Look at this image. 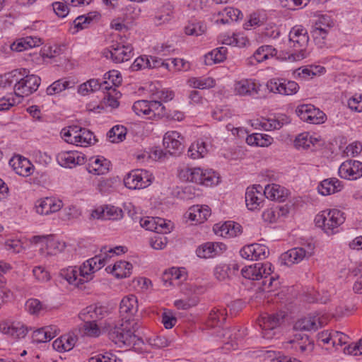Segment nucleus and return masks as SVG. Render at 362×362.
Masks as SVG:
<instances>
[{
    "label": "nucleus",
    "instance_id": "nucleus-1",
    "mask_svg": "<svg viewBox=\"0 0 362 362\" xmlns=\"http://www.w3.org/2000/svg\"><path fill=\"white\" fill-rule=\"evenodd\" d=\"M138 311L137 298L134 295H129L122 298L120 303L119 312L123 316L122 323L113 324L108 322L104 329L107 332L109 339L119 346L131 344L136 337L134 332L138 329V323L132 317Z\"/></svg>",
    "mask_w": 362,
    "mask_h": 362
},
{
    "label": "nucleus",
    "instance_id": "nucleus-2",
    "mask_svg": "<svg viewBox=\"0 0 362 362\" xmlns=\"http://www.w3.org/2000/svg\"><path fill=\"white\" fill-rule=\"evenodd\" d=\"M345 221L344 213L337 209L326 210L316 215L315 222L328 235L338 232V228Z\"/></svg>",
    "mask_w": 362,
    "mask_h": 362
},
{
    "label": "nucleus",
    "instance_id": "nucleus-3",
    "mask_svg": "<svg viewBox=\"0 0 362 362\" xmlns=\"http://www.w3.org/2000/svg\"><path fill=\"white\" fill-rule=\"evenodd\" d=\"M179 177L183 180L206 186L217 185L219 182V177L216 172L212 170L203 171L199 168H185L180 170Z\"/></svg>",
    "mask_w": 362,
    "mask_h": 362
},
{
    "label": "nucleus",
    "instance_id": "nucleus-4",
    "mask_svg": "<svg viewBox=\"0 0 362 362\" xmlns=\"http://www.w3.org/2000/svg\"><path fill=\"white\" fill-rule=\"evenodd\" d=\"M288 37L290 47L294 49L291 57L296 61L305 58L309 42L307 30L302 26H295L291 30Z\"/></svg>",
    "mask_w": 362,
    "mask_h": 362
},
{
    "label": "nucleus",
    "instance_id": "nucleus-5",
    "mask_svg": "<svg viewBox=\"0 0 362 362\" xmlns=\"http://www.w3.org/2000/svg\"><path fill=\"white\" fill-rule=\"evenodd\" d=\"M285 315L284 312L274 314H264L257 320V324L262 329V337L267 339L274 338L279 332Z\"/></svg>",
    "mask_w": 362,
    "mask_h": 362
},
{
    "label": "nucleus",
    "instance_id": "nucleus-6",
    "mask_svg": "<svg viewBox=\"0 0 362 362\" xmlns=\"http://www.w3.org/2000/svg\"><path fill=\"white\" fill-rule=\"evenodd\" d=\"M153 177L146 170L131 171L124 179V185L132 189H143L151 185Z\"/></svg>",
    "mask_w": 362,
    "mask_h": 362
},
{
    "label": "nucleus",
    "instance_id": "nucleus-7",
    "mask_svg": "<svg viewBox=\"0 0 362 362\" xmlns=\"http://www.w3.org/2000/svg\"><path fill=\"white\" fill-rule=\"evenodd\" d=\"M103 54L115 63H122L133 57V47L131 45H124L115 42L110 47L104 49Z\"/></svg>",
    "mask_w": 362,
    "mask_h": 362
},
{
    "label": "nucleus",
    "instance_id": "nucleus-8",
    "mask_svg": "<svg viewBox=\"0 0 362 362\" xmlns=\"http://www.w3.org/2000/svg\"><path fill=\"white\" fill-rule=\"evenodd\" d=\"M313 250L314 246L311 245H308L307 250L303 247H294L283 253L281 255V259L284 264L291 266L310 257L314 253Z\"/></svg>",
    "mask_w": 362,
    "mask_h": 362
},
{
    "label": "nucleus",
    "instance_id": "nucleus-9",
    "mask_svg": "<svg viewBox=\"0 0 362 362\" xmlns=\"http://www.w3.org/2000/svg\"><path fill=\"white\" fill-rule=\"evenodd\" d=\"M105 264V257L103 255H95L86 261L78 270L79 278L83 280V284L92 279V275L94 272L101 269Z\"/></svg>",
    "mask_w": 362,
    "mask_h": 362
},
{
    "label": "nucleus",
    "instance_id": "nucleus-10",
    "mask_svg": "<svg viewBox=\"0 0 362 362\" xmlns=\"http://www.w3.org/2000/svg\"><path fill=\"white\" fill-rule=\"evenodd\" d=\"M267 87L270 92L285 95H292L296 93L299 89L298 84L293 81H286L284 79L272 78L267 83Z\"/></svg>",
    "mask_w": 362,
    "mask_h": 362
},
{
    "label": "nucleus",
    "instance_id": "nucleus-11",
    "mask_svg": "<svg viewBox=\"0 0 362 362\" xmlns=\"http://www.w3.org/2000/svg\"><path fill=\"white\" fill-rule=\"evenodd\" d=\"M184 138L176 131L167 132L163 137V145L165 150L172 156L180 155L184 146L182 141Z\"/></svg>",
    "mask_w": 362,
    "mask_h": 362
},
{
    "label": "nucleus",
    "instance_id": "nucleus-12",
    "mask_svg": "<svg viewBox=\"0 0 362 362\" xmlns=\"http://www.w3.org/2000/svg\"><path fill=\"white\" fill-rule=\"evenodd\" d=\"M40 84V78L35 75H23L16 93V96H28L36 91Z\"/></svg>",
    "mask_w": 362,
    "mask_h": 362
},
{
    "label": "nucleus",
    "instance_id": "nucleus-13",
    "mask_svg": "<svg viewBox=\"0 0 362 362\" xmlns=\"http://www.w3.org/2000/svg\"><path fill=\"white\" fill-rule=\"evenodd\" d=\"M260 85L253 79L243 78L234 83V93L240 96H254L259 93Z\"/></svg>",
    "mask_w": 362,
    "mask_h": 362
},
{
    "label": "nucleus",
    "instance_id": "nucleus-14",
    "mask_svg": "<svg viewBox=\"0 0 362 362\" xmlns=\"http://www.w3.org/2000/svg\"><path fill=\"white\" fill-rule=\"evenodd\" d=\"M341 178L356 180L362 176V163L358 160H346L339 168Z\"/></svg>",
    "mask_w": 362,
    "mask_h": 362
},
{
    "label": "nucleus",
    "instance_id": "nucleus-15",
    "mask_svg": "<svg viewBox=\"0 0 362 362\" xmlns=\"http://www.w3.org/2000/svg\"><path fill=\"white\" fill-rule=\"evenodd\" d=\"M109 313L107 307L99 303L90 305L83 310L79 314V317L83 321L93 320L97 321L103 319Z\"/></svg>",
    "mask_w": 362,
    "mask_h": 362
},
{
    "label": "nucleus",
    "instance_id": "nucleus-16",
    "mask_svg": "<svg viewBox=\"0 0 362 362\" xmlns=\"http://www.w3.org/2000/svg\"><path fill=\"white\" fill-rule=\"evenodd\" d=\"M271 264L269 263H255L254 264L245 267L242 269L241 273L243 277L250 280H259L262 279L263 274H270Z\"/></svg>",
    "mask_w": 362,
    "mask_h": 362
},
{
    "label": "nucleus",
    "instance_id": "nucleus-17",
    "mask_svg": "<svg viewBox=\"0 0 362 362\" xmlns=\"http://www.w3.org/2000/svg\"><path fill=\"white\" fill-rule=\"evenodd\" d=\"M57 160L61 166L69 168L85 163L84 156L77 151L61 152L57 155Z\"/></svg>",
    "mask_w": 362,
    "mask_h": 362
},
{
    "label": "nucleus",
    "instance_id": "nucleus-18",
    "mask_svg": "<svg viewBox=\"0 0 362 362\" xmlns=\"http://www.w3.org/2000/svg\"><path fill=\"white\" fill-rule=\"evenodd\" d=\"M63 206L62 202L54 197H45L36 202V211L39 214L47 215L59 211Z\"/></svg>",
    "mask_w": 362,
    "mask_h": 362
},
{
    "label": "nucleus",
    "instance_id": "nucleus-19",
    "mask_svg": "<svg viewBox=\"0 0 362 362\" xmlns=\"http://www.w3.org/2000/svg\"><path fill=\"white\" fill-rule=\"evenodd\" d=\"M292 345V348L300 353L310 352L313 349V341L310 339L306 334L295 333L288 341Z\"/></svg>",
    "mask_w": 362,
    "mask_h": 362
},
{
    "label": "nucleus",
    "instance_id": "nucleus-20",
    "mask_svg": "<svg viewBox=\"0 0 362 362\" xmlns=\"http://www.w3.org/2000/svg\"><path fill=\"white\" fill-rule=\"evenodd\" d=\"M262 187L260 185L247 187L245 192V202L248 209L253 211L257 209L264 201V193H262Z\"/></svg>",
    "mask_w": 362,
    "mask_h": 362
},
{
    "label": "nucleus",
    "instance_id": "nucleus-21",
    "mask_svg": "<svg viewBox=\"0 0 362 362\" xmlns=\"http://www.w3.org/2000/svg\"><path fill=\"white\" fill-rule=\"evenodd\" d=\"M214 230L218 235L230 238L240 235L242 233V226L233 221H226L221 225H214Z\"/></svg>",
    "mask_w": 362,
    "mask_h": 362
},
{
    "label": "nucleus",
    "instance_id": "nucleus-22",
    "mask_svg": "<svg viewBox=\"0 0 362 362\" xmlns=\"http://www.w3.org/2000/svg\"><path fill=\"white\" fill-rule=\"evenodd\" d=\"M226 250V245L221 243L208 242L199 246L196 250V253L200 258H210L220 255Z\"/></svg>",
    "mask_w": 362,
    "mask_h": 362
},
{
    "label": "nucleus",
    "instance_id": "nucleus-23",
    "mask_svg": "<svg viewBox=\"0 0 362 362\" xmlns=\"http://www.w3.org/2000/svg\"><path fill=\"white\" fill-rule=\"evenodd\" d=\"M322 323L318 315H308L298 319L293 325L295 331H312L321 327Z\"/></svg>",
    "mask_w": 362,
    "mask_h": 362
},
{
    "label": "nucleus",
    "instance_id": "nucleus-24",
    "mask_svg": "<svg viewBox=\"0 0 362 362\" xmlns=\"http://www.w3.org/2000/svg\"><path fill=\"white\" fill-rule=\"evenodd\" d=\"M0 330L15 339L24 338L28 333V328L20 322L0 323Z\"/></svg>",
    "mask_w": 362,
    "mask_h": 362
},
{
    "label": "nucleus",
    "instance_id": "nucleus-25",
    "mask_svg": "<svg viewBox=\"0 0 362 362\" xmlns=\"http://www.w3.org/2000/svg\"><path fill=\"white\" fill-rule=\"evenodd\" d=\"M11 163L15 172L21 176L28 177L30 175L34 170V166L30 161L21 156L13 158Z\"/></svg>",
    "mask_w": 362,
    "mask_h": 362
},
{
    "label": "nucleus",
    "instance_id": "nucleus-26",
    "mask_svg": "<svg viewBox=\"0 0 362 362\" xmlns=\"http://www.w3.org/2000/svg\"><path fill=\"white\" fill-rule=\"evenodd\" d=\"M343 188L341 182L335 177L325 179L319 184L317 190L326 196L340 192Z\"/></svg>",
    "mask_w": 362,
    "mask_h": 362
},
{
    "label": "nucleus",
    "instance_id": "nucleus-27",
    "mask_svg": "<svg viewBox=\"0 0 362 362\" xmlns=\"http://www.w3.org/2000/svg\"><path fill=\"white\" fill-rule=\"evenodd\" d=\"M110 161L105 158H90L86 169L88 173L94 175H105L109 171Z\"/></svg>",
    "mask_w": 362,
    "mask_h": 362
},
{
    "label": "nucleus",
    "instance_id": "nucleus-28",
    "mask_svg": "<svg viewBox=\"0 0 362 362\" xmlns=\"http://www.w3.org/2000/svg\"><path fill=\"white\" fill-rule=\"evenodd\" d=\"M264 196L271 200L284 202L288 196V190L277 184L267 185L264 189Z\"/></svg>",
    "mask_w": 362,
    "mask_h": 362
},
{
    "label": "nucleus",
    "instance_id": "nucleus-29",
    "mask_svg": "<svg viewBox=\"0 0 362 362\" xmlns=\"http://www.w3.org/2000/svg\"><path fill=\"white\" fill-rule=\"evenodd\" d=\"M217 16H221V18L217 19L216 23L222 24L229 23L230 21H237L243 18V13L240 10L231 7L225 8L223 10L218 11Z\"/></svg>",
    "mask_w": 362,
    "mask_h": 362
},
{
    "label": "nucleus",
    "instance_id": "nucleus-30",
    "mask_svg": "<svg viewBox=\"0 0 362 362\" xmlns=\"http://www.w3.org/2000/svg\"><path fill=\"white\" fill-rule=\"evenodd\" d=\"M132 267V264L129 262L119 261L117 262L112 268L107 267L106 270L114 274L117 278H126L130 276Z\"/></svg>",
    "mask_w": 362,
    "mask_h": 362
},
{
    "label": "nucleus",
    "instance_id": "nucleus-31",
    "mask_svg": "<svg viewBox=\"0 0 362 362\" xmlns=\"http://www.w3.org/2000/svg\"><path fill=\"white\" fill-rule=\"evenodd\" d=\"M227 49L224 47L216 48L205 55L204 62L207 66L223 62L226 58Z\"/></svg>",
    "mask_w": 362,
    "mask_h": 362
},
{
    "label": "nucleus",
    "instance_id": "nucleus-32",
    "mask_svg": "<svg viewBox=\"0 0 362 362\" xmlns=\"http://www.w3.org/2000/svg\"><path fill=\"white\" fill-rule=\"evenodd\" d=\"M189 214V218L192 221L202 223L207 219L211 214L210 209L208 206H193Z\"/></svg>",
    "mask_w": 362,
    "mask_h": 362
},
{
    "label": "nucleus",
    "instance_id": "nucleus-33",
    "mask_svg": "<svg viewBox=\"0 0 362 362\" xmlns=\"http://www.w3.org/2000/svg\"><path fill=\"white\" fill-rule=\"evenodd\" d=\"M227 315L225 308H215L209 313L208 323L211 327H219L226 321Z\"/></svg>",
    "mask_w": 362,
    "mask_h": 362
},
{
    "label": "nucleus",
    "instance_id": "nucleus-34",
    "mask_svg": "<svg viewBox=\"0 0 362 362\" xmlns=\"http://www.w3.org/2000/svg\"><path fill=\"white\" fill-rule=\"evenodd\" d=\"M60 276L66 279L69 284L76 286L83 284L82 279L79 278L78 270L76 267H69L60 271Z\"/></svg>",
    "mask_w": 362,
    "mask_h": 362
},
{
    "label": "nucleus",
    "instance_id": "nucleus-35",
    "mask_svg": "<svg viewBox=\"0 0 362 362\" xmlns=\"http://www.w3.org/2000/svg\"><path fill=\"white\" fill-rule=\"evenodd\" d=\"M74 83L68 81L65 78H60L53 82L49 86L47 87L46 92L49 95L58 94L63 90L72 88Z\"/></svg>",
    "mask_w": 362,
    "mask_h": 362
},
{
    "label": "nucleus",
    "instance_id": "nucleus-36",
    "mask_svg": "<svg viewBox=\"0 0 362 362\" xmlns=\"http://www.w3.org/2000/svg\"><path fill=\"white\" fill-rule=\"evenodd\" d=\"M149 107L151 109L150 116L148 119H155L164 117L167 115V110L165 106L162 105L160 101L156 100L153 98L151 100H148Z\"/></svg>",
    "mask_w": 362,
    "mask_h": 362
},
{
    "label": "nucleus",
    "instance_id": "nucleus-37",
    "mask_svg": "<svg viewBox=\"0 0 362 362\" xmlns=\"http://www.w3.org/2000/svg\"><path fill=\"white\" fill-rule=\"evenodd\" d=\"M127 134V129L122 125H115L109 130L107 136L112 143H119L122 141Z\"/></svg>",
    "mask_w": 362,
    "mask_h": 362
},
{
    "label": "nucleus",
    "instance_id": "nucleus-38",
    "mask_svg": "<svg viewBox=\"0 0 362 362\" xmlns=\"http://www.w3.org/2000/svg\"><path fill=\"white\" fill-rule=\"evenodd\" d=\"M187 83L190 87L199 89L213 88L216 84L214 79L211 77L191 78Z\"/></svg>",
    "mask_w": 362,
    "mask_h": 362
},
{
    "label": "nucleus",
    "instance_id": "nucleus-39",
    "mask_svg": "<svg viewBox=\"0 0 362 362\" xmlns=\"http://www.w3.org/2000/svg\"><path fill=\"white\" fill-rule=\"evenodd\" d=\"M47 249L50 255H56L62 252L66 247V243L53 236H50L46 241Z\"/></svg>",
    "mask_w": 362,
    "mask_h": 362
},
{
    "label": "nucleus",
    "instance_id": "nucleus-40",
    "mask_svg": "<svg viewBox=\"0 0 362 362\" xmlns=\"http://www.w3.org/2000/svg\"><path fill=\"white\" fill-rule=\"evenodd\" d=\"M182 277L180 271L176 268H172L166 271L162 276V280L165 285L176 286L179 284L178 280Z\"/></svg>",
    "mask_w": 362,
    "mask_h": 362
},
{
    "label": "nucleus",
    "instance_id": "nucleus-41",
    "mask_svg": "<svg viewBox=\"0 0 362 362\" xmlns=\"http://www.w3.org/2000/svg\"><path fill=\"white\" fill-rule=\"evenodd\" d=\"M76 146H88L92 144V141H95L93 133L90 130L83 128L82 130H79L78 136H77Z\"/></svg>",
    "mask_w": 362,
    "mask_h": 362
},
{
    "label": "nucleus",
    "instance_id": "nucleus-42",
    "mask_svg": "<svg viewBox=\"0 0 362 362\" xmlns=\"http://www.w3.org/2000/svg\"><path fill=\"white\" fill-rule=\"evenodd\" d=\"M132 110L138 116H145L148 119V116H150L151 109L148 100H141L136 101L132 106Z\"/></svg>",
    "mask_w": 362,
    "mask_h": 362
},
{
    "label": "nucleus",
    "instance_id": "nucleus-43",
    "mask_svg": "<svg viewBox=\"0 0 362 362\" xmlns=\"http://www.w3.org/2000/svg\"><path fill=\"white\" fill-rule=\"evenodd\" d=\"M308 108H310L309 116H307V118H309L308 123L318 124L325 122L326 115L322 111L315 108L313 105Z\"/></svg>",
    "mask_w": 362,
    "mask_h": 362
},
{
    "label": "nucleus",
    "instance_id": "nucleus-44",
    "mask_svg": "<svg viewBox=\"0 0 362 362\" xmlns=\"http://www.w3.org/2000/svg\"><path fill=\"white\" fill-rule=\"evenodd\" d=\"M206 30V26L202 22L189 23L185 28L187 35L194 36L202 35Z\"/></svg>",
    "mask_w": 362,
    "mask_h": 362
},
{
    "label": "nucleus",
    "instance_id": "nucleus-45",
    "mask_svg": "<svg viewBox=\"0 0 362 362\" xmlns=\"http://www.w3.org/2000/svg\"><path fill=\"white\" fill-rule=\"evenodd\" d=\"M206 153V149L205 144L204 142L200 144L198 142L196 145H191L188 150V156L193 159H196L204 157Z\"/></svg>",
    "mask_w": 362,
    "mask_h": 362
},
{
    "label": "nucleus",
    "instance_id": "nucleus-46",
    "mask_svg": "<svg viewBox=\"0 0 362 362\" xmlns=\"http://www.w3.org/2000/svg\"><path fill=\"white\" fill-rule=\"evenodd\" d=\"M100 85L98 80L90 79L86 83L80 85L78 87V93L83 95H86L90 92H93L98 90Z\"/></svg>",
    "mask_w": 362,
    "mask_h": 362
},
{
    "label": "nucleus",
    "instance_id": "nucleus-47",
    "mask_svg": "<svg viewBox=\"0 0 362 362\" xmlns=\"http://www.w3.org/2000/svg\"><path fill=\"white\" fill-rule=\"evenodd\" d=\"M294 144L296 148H309L313 145V137L307 133L300 134L296 138Z\"/></svg>",
    "mask_w": 362,
    "mask_h": 362
},
{
    "label": "nucleus",
    "instance_id": "nucleus-48",
    "mask_svg": "<svg viewBox=\"0 0 362 362\" xmlns=\"http://www.w3.org/2000/svg\"><path fill=\"white\" fill-rule=\"evenodd\" d=\"M252 252L254 253L255 260L264 259L267 258L269 254V248L262 244H252Z\"/></svg>",
    "mask_w": 362,
    "mask_h": 362
},
{
    "label": "nucleus",
    "instance_id": "nucleus-49",
    "mask_svg": "<svg viewBox=\"0 0 362 362\" xmlns=\"http://www.w3.org/2000/svg\"><path fill=\"white\" fill-rule=\"evenodd\" d=\"M26 73L25 69L21 70H13L9 73H8V78L10 79V83H12L13 86V90L15 93L18 89V85H19L21 81L22 80V77Z\"/></svg>",
    "mask_w": 362,
    "mask_h": 362
},
{
    "label": "nucleus",
    "instance_id": "nucleus-50",
    "mask_svg": "<svg viewBox=\"0 0 362 362\" xmlns=\"http://www.w3.org/2000/svg\"><path fill=\"white\" fill-rule=\"evenodd\" d=\"M175 94L172 90L167 89L158 90L152 94L153 98L162 102H168L174 98Z\"/></svg>",
    "mask_w": 362,
    "mask_h": 362
},
{
    "label": "nucleus",
    "instance_id": "nucleus-51",
    "mask_svg": "<svg viewBox=\"0 0 362 362\" xmlns=\"http://www.w3.org/2000/svg\"><path fill=\"white\" fill-rule=\"evenodd\" d=\"M123 217V211L121 209L114 206L105 207V220H118Z\"/></svg>",
    "mask_w": 362,
    "mask_h": 362
},
{
    "label": "nucleus",
    "instance_id": "nucleus-52",
    "mask_svg": "<svg viewBox=\"0 0 362 362\" xmlns=\"http://www.w3.org/2000/svg\"><path fill=\"white\" fill-rule=\"evenodd\" d=\"M25 309L29 313L37 315L43 309V305L37 299H29L25 303Z\"/></svg>",
    "mask_w": 362,
    "mask_h": 362
},
{
    "label": "nucleus",
    "instance_id": "nucleus-53",
    "mask_svg": "<svg viewBox=\"0 0 362 362\" xmlns=\"http://www.w3.org/2000/svg\"><path fill=\"white\" fill-rule=\"evenodd\" d=\"M150 346L155 348H164L169 346L170 341L164 336H156L148 339Z\"/></svg>",
    "mask_w": 362,
    "mask_h": 362
},
{
    "label": "nucleus",
    "instance_id": "nucleus-54",
    "mask_svg": "<svg viewBox=\"0 0 362 362\" xmlns=\"http://www.w3.org/2000/svg\"><path fill=\"white\" fill-rule=\"evenodd\" d=\"M151 66L149 56H141L135 59L131 68L133 71H138L141 69H149Z\"/></svg>",
    "mask_w": 362,
    "mask_h": 362
},
{
    "label": "nucleus",
    "instance_id": "nucleus-55",
    "mask_svg": "<svg viewBox=\"0 0 362 362\" xmlns=\"http://www.w3.org/2000/svg\"><path fill=\"white\" fill-rule=\"evenodd\" d=\"M126 251V247L123 246H117L115 248H108L107 246H104L101 248V254H100L99 255H103V257H105L106 262L107 259L111 257L110 255H109V254H115L118 255L119 254L124 253Z\"/></svg>",
    "mask_w": 362,
    "mask_h": 362
},
{
    "label": "nucleus",
    "instance_id": "nucleus-56",
    "mask_svg": "<svg viewBox=\"0 0 362 362\" xmlns=\"http://www.w3.org/2000/svg\"><path fill=\"white\" fill-rule=\"evenodd\" d=\"M62 339L64 344V351H69L75 346L77 341V336L74 333L70 332L62 336Z\"/></svg>",
    "mask_w": 362,
    "mask_h": 362
},
{
    "label": "nucleus",
    "instance_id": "nucleus-57",
    "mask_svg": "<svg viewBox=\"0 0 362 362\" xmlns=\"http://www.w3.org/2000/svg\"><path fill=\"white\" fill-rule=\"evenodd\" d=\"M271 273L269 274H263V281L262 282V285L263 286V290H267V291H270L273 288H276L278 286L279 282L277 279L274 276H270Z\"/></svg>",
    "mask_w": 362,
    "mask_h": 362
},
{
    "label": "nucleus",
    "instance_id": "nucleus-58",
    "mask_svg": "<svg viewBox=\"0 0 362 362\" xmlns=\"http://www.w3.org/2000/svg\"><path fill=\"white\" fill-rule=\"evenodd\" d=\"M83 328L85 333L90 337H98L100 334V329L95 323V321L86 320L83 321Z\"/></svg>",
    "mask_w": 362,
    "mask_h": 362
},
{
    "label": "nucleus",
    "instance_id": "nucleus-59",
    "mask_svg": "<svg viewBox=\"0 0 362 362\" xmlns=\"http://www.w3.org/2000/svg\"><path fill=\"white\" fill-rule=\"evenodd\" d=\"M116 356L110 353L99 354L89 358V362H117Z\"/></svg>",
    "mask_w": 362,
    "mask_h": 362
},
{
    "label": "nucleus",
    "instance_id": "nucleus-60",
    "mask_svg": "<svg viewBox=\"0 0 362 362\" xmlns=\"http://www.w3.org/2000/svg\"><path fill=\"white\" fill-rule=\"evenodd\" d=\"M327 30L325 28H317L314 26L311 31L312 36L317 43H324V40L326 38L327 35Z\"/></svg>",
    "mask_w": 362,
    "mask_h": 362
},
{
    "label": "nucleus",
    "instance_id": "nucleus-61",
    "mask_svg": "<svg viewBox=\"0 0 362 362\" xmlns=\"http://www.w3.org/2000/svg\"><path fill=\"white\" fill-rule=\"evenodd\" d=\"M52 7L54 13L59 17L64 18L69 13V8L63 2H54L52 4Z\"/></svg>",
    "mask_w": 362,
    "mask_h": 362
},
{
    "label": "nucleus",
    "instance_id": "nucleus-62",
    "mask_svg": "<svg viewBox=\"0 0 362 362\" xmlns=\"http://www.w3.org/2000/svg\"><path fill=\"white\" fill-rule=\"evenodd\" d=\"M177 322V318L171 313L164 312L162 314V323L165 329L173 328Z\"/></svg>",
    "mask_w": 362,
    "mask_h": 362
},
{
    "label": "nucleus",
    "instance_id": "nucleus-63",
    "mask_svg": "<svg viewBox=\"0 0 362 362\" xmlns=\"http://www.w3.org/2000/svg\"><path fill=\"white\" fill-rule=\"evenodd\" d=\"M344 353L354 356L362 355V339L356 344H349L344 348Z\"/></svg>",
    "mask_w": 362,
    "mask_h": 362
},
{
    "label": "nucleus",
    "instance_id": "nucleus-64",
    "mask_svg": "<svg viewBox=\"0 0 362 362\" xmlns=\"http://www.w3.org/2000/svg\"><path fill=\"white\" fill-rule=\"evenodd\" d=\"M348 106L350 109L356 112H362V95H355L349 100Z\"/></svg>",
    "mask_w": 362,
    "mask_h": 362
}]
</instances>
